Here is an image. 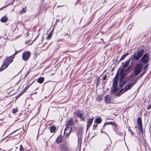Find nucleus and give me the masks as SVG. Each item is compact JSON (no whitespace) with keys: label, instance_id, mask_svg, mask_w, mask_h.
<instances>
[{"label":"nucleus","instance_id":"0eeeda50","mask_svg":"<svg viewBox=\"0 0 151 151\" xmlns=\"http://www.w3.org/2000/svg\"><path fill=\"white\" fill-rule=\"evenodd\" d=\"M74 124V122L73 118H71L66 122L65 123L66 127H72Z\"/></svg>","mask_w":151,"mask_h":151},{"label":"nucleus","instance_id":"72a5a7b5","mask_svg":"<svg viewBox=\"0 0 151 151\" xmlns=\"http://www.w3.org/2000/svg\"><path fill=\"white\" fill-rule=\"evenodd\" d=\"M150 108H151V104L148 106L147 107V109H149Z\"/></svg>","mask_w":151,"mask_h":151},{"label":"nucleus","instance_id":"412c9836","mask_svg":"<svg viewBox=\"0 0 151 151\" xmlns=\"http://www.w3.org/2000/svg\"><path fill=\"white\" fill-rule=\"evenodd\" d=\"M128 55L129 54L128 53H126L123 55L122 57H121V58H120V60H124L125 58V57Z\"/></svg>","mask_w":151,"mask_h":151},{"label":"nucleus","instance_id":"b1692460","mask_svg":"<svg viewBox=\"0 0 151 151\" xmlns=\"http://www.w3.org/2000/svg\"><path fill=\"white\" fill-rule=\"evenodd\" d=\"M50 129L51 132H55V128L54 126H51L50 127Z\"/></svg>","mask_w":151,"mask_h":151},{"label":"nucleus","instance_id":"49530a36","mask_svg":"<svg viewBox=\"0 0 151 151\" xmlns=\"http://www.w3.org/2000/svg\"><path fill=\"white\" fill-rule=\"evenodd\" d=\"M60 6H58V7H60Z\"/></svg>","mask_w":151,"mask_h":151},{"label":"nucleus","instance_id":"a211bd4d","mask_svg":"<svg viewBox=\"0 0 151 151\" xmlns=\"http://www.w3.org/2000/svg\"><path fill=\"white\" fill-rule=\"evenodd\" d=\"M102 121V119L100 118H96L95 120V122L97 124L100 123Z\"/></svg>","mask_w":151,"mask_h":151},{"label":"nucleus","instance_id":"37998d69","mask_svg":"<svg viewBox=\"0 0 151 151\" xmlns=\"http://www.w3.org/2000/svg\"><path fill=\"white\" fill-rule=\"evenodd\" d=\"M2 113V111H1V112L0 113V114H1Z\"/></svg>","mask_w":151,"mask_h":151},{"label":"nucleus","instance_id":"423d86ee","mask_svg":"<svg viewBox=\"0 0 151 151\" xmlns=\"http://www.w3.org/2000/svg\"><path fill=\"white\" fill-rule=\"evenodd\" d=\"M30 52L29 51H26L23 53L22 54V59L24 61L27 60L30 56Z\"/></svg>","mask_w":151,"mask_h":151},{"label":"nucleus","instance_id":"ea45409f","mask_svg":"<svg viewBox=\"0 0 151 151\" xmlns=\"http://www.w3.org/2000/svg\"><path fill=\"white\" fill-rule=\"evenodd\" d=\"M63 149V150H66L65 148V147Z\"/></svg>","mask_w":151,"mask_h":151},{"label":"nucleus","instance_id":"5701e85b","mask_svg":"<svg viewBox=\"0 0 151 151\" xmlns=\"http://www.w3.org/2000/svg\"><path fill=\"white\" fill-rule=\"evenodd\" d=\"M27 8L26 7L23 8L20 11V13L22 14L25 13L27 10Z\"/></svg>","mask_w":151,"mask_h":151},{"label":"nucleus","instance_id":"393cba45","mask_svg":"<svg viewBox=\"0 0 151 151\" xmlns=\"http://www.w3.org/2000/svg\"><path fill=\"white\" fill-rule=\"evenodd\" d=\"M29 86L27 87V86L25 87L24 89L23 90H22V93H24L28 89V88H29Z\"/></svg>","mask_w":151,"mask_h":151},{"label":"nucleus","instance_id":"a878e982","mask_svg":"<svg viewBox=\"0 0 151 151\" xmlns=\"http://www.w3.org/2000/svg\"><path fill=\"white\" fill-rule=\"evenodd\" d=\"M96 98L99 101H101L102 100V97L100 95L97 96Z\"/></svg>","mask_w":151,"mask_h":151},{"label":"nucleus","instance_id":"6e6552de","mask_svg":"<svg viewBox=\"0 0 151 151\" xmlns=\"http://www.w3.org/2000/svg\"><path fill=\"white\" fill-rule=\"evenodd\" d=\"M137 124H138L139 129L142 132H143L142 129V122L141 118L140 117H138L137 118Z\"/></svg>","mask_w":151,"mask_h":151},{"label":"nucleus","instance_id":"a19ab883","mask_svg":"<svg viewBox=\"0 0 151 151\" xmlns=\"http://www.w3.org/2000/svg\"><path fill=\"white\" fill-rule=\"evenodd\" d=\"M119 84H120V87H122V86L120 84V83H119Z\"/></svg>","mask_w":151,"mask_h":151},{"label":"nucleus","instance_id":"6ab92c4d","mask_svg":"<svg viewBox=\"0 0 151 151\" xmlns=\"http://www.w3.org/2000/svg\"><path fill=\"white\" fill-rule=\"evenodd\" d=\"M7 18L6 16H4L1 19V21L2 22H5L7 21Z\"/></svg>","mask_w":151,"mask_h":151},{"label":"nucleus","instance_id":"79ce46f5","mask_svg":"<svg viewBox=\"0 0 151 151\" xmlns=\"http://www.w3.org/2000/svg\"><path fill=\"white\" fill-rule=\"evenodd\" d=\"M17 53V52H15V53L14 54V55H15L16 53Z\"/></svg>","mask_w":151,"mask_h":151},{"label":"nucleus","instance_id":"ddd939ff","mask_svg":"<svg viewBox=\"0 0 151 151\" xmlns=\"http://www.w3.org/2000/svg\"><path fill=\"white\" fill-rule=\"evenodd\" d=\"M110 96L109 95H107L105 96V101L107 103H109L110 102Z\"/></svg>","mask_w":151,"mask_h":151},{"label":"nucleus","instance_id":"39448f33","mask_svg":"<svg viewBox=\"0 0 151 151\" xmlns=\"http://www.w3.org/2000/svg\"><path fill=\"white\" fill-rule=\"evenodd\" d=\"M72 128V127H66L64 130V136L68 137L71 132Z\"/></svg>","mask_w":151,"mask_h":151},{"label":"nucleus","instance_id":"c85d7f7f","mask_svg":"<svg viewBox=\"0 0 151 151\" xmlns=\"http://www.w3.org/2000/svg\"><path fill=\"white\" fill-rule=\"evenodd\" d=\"M20 151H24L22 145H21L20 146Z\"/></svg>","mask_w":151,"mask_h":151},{"label":"nucleus","instance_id":"e433bc0d","mask_svg":"<svg viewBox=\"0 0 151 151\" xmlns=\"http://www.w3.org/2000/svg\"><path fill=\"white\" fill-rule=\"evenodd\" d=\"M93 126L94 127H97V124H96V125L94 124L93 125Z\"/></svg>","mask_w":151,"mask_h":151},{"label":"nucleus","instance_id":"c03bdc74","mask_svg":"<svg viewBox=\"0 0 151 151\" xmlns=\"http://www.w3.org/2000/svg\"><path fill=\"white\" fill-rule=\"evenodd\" d=\"M58 20L56 21L58 22Z\"/></svg>","mask_w":151,"mask_h":151},{"label":"nucleus","instance_id":"c9c22d12","mask_svg":"<svg viewBox=\"0 0 151 151\" xmlns=\"http://www.w3.org/2000/svg\"><path fill=\"white\" fill-rule=\"evenodd\" d=\"M145 71H144V72H143L142 74H140V76H142V75H143V74H144L145 73Z\"/></svg>","mask_w":151,"mask_h":151},{"label":"nucleus","instance_id":"a18cd8bd","mask_svg":"<svg viewBox=\"0 0 151 151\" xmlns=\"http://www.w3.org/2000/svg\"><path fill=\"white\" fill-rule=\"evenodd\" d=\"M32 42H32V43H31V44H30V45H31V44H32Z\"/></svg>","mask_w":151,"mask_h":151},{"label":"nucleus","instance_id":"1a4fd4ad","mask_svg":"<svg viewBox=\"0 0 151 151\" xmlns=\"http://www.w3.org/2000/svg\"><path fill=\"white\" fill-rule=\"evenodd\" d=\"M118 73L116 75L114 78V81L113 83L112 86H117L118 81L119 75H118Z\"/></svg>","mask_w":151,"mask_h":151},{"label":"nucleus","instance_id":"f8f14e48","mask_svg":"<svg viewBox=\"0 0 151 151\" xmlns=\"http://www.w3.org/2000/svg\"><path fill=\"white\" fill-rule=\"evenodd\" d=\"M93 120V119L91 118L88 119L87 121V128L88 129L91 125Z\"/></svg>","mask_w":151,"mask_h":151},{"label":"nucleus","instance_id":"f3484780","mask_svg":"<svg viewBox=\"0 0 151 151\" xmlns=\"http://www.w3.org/2000/svg\"><path fill=\"white\" fill-rule=\"evenodd\" d=\"M44 78L42 77H40L37 80V82L38 83L41 84L43 83L44 81Z\"/></svg>","mask_w":151,"mask_h":151},{"label":"nucleus","instance_id":"aec40b11","mask_svg":"<svg viewBox=\"0 0 151 151\" xmlns=\"http://www.w3.org/2000/svg\"><path fill=\"white\" fill-rule=\"evenodd\" d=\"M113 89H112V92L114 93H115L117 90L118 87L117 86H113Z\"/></svg>","mask_w":151,"mask_h":151},{"label":"nucleus","instance_id":"4c0bfd02","mask_svg":"<svg viewBox=\"0 0 151 151\" xmlns=\"http://www.w3.org/2000/svg\"><path fill=\"white\" fill-rule=\"evenodd\" d=\"M114 128H115V129L116 130V128L117 127H118V126H117V127H116V125H114Z\"/></svg>","mask_w":151,"mask_h":151},{"label":"nucleus","instance_id":"58836bf2","mask_svg":"<svg viewBox=\"0 0 151 151\" xmlns=\"http://www.w3.org/2000/svg\"><path fill=\"white\" fill-rule=\"evenodd\" d=\"M99 80L98 79L96 83H98Z\"/></svg>","mask_w":151,"mask_h":151},{"label":"nucleus","instance_id":"f257e3e1","mask_svg":"<svg viewBox=\"0 0 151 151\" xmlns=\"http://www.w3.org/2000/svg\"><path fill=\"white\" fill-rule=\"evenodd\" d=\"M14 57L12 56L9 57H7L6 59L4 61L3 64L1 67V70H3L6 68L11 62L13 61Z\"/></svg>","mask_w":151,"mask_h":151},{"label":"nucleus","instance_id":"2eb2a0df","mask_svg":"<svg viewBox=\"0 0 151 151\" xmlns=\"http://www.w3.org/2000/svg\"><path fill=\"white\" fill-rule=\"evenodd\" d=\"M129 60H127L124 63L123 65V68H126L129 65Z\"/></svg>","mask_w":151,"mask_h":151},{"label":"nucleus","instance_id":"4be33fe9","mask_svg":"<svg viewBox=\"0 0 151 151\" xmlns=\"http://www.w3.org/2000/svg\"><path fill=\"white\" fill-rule=\"evenodd\" d=\"M52 33L51 32H50L49 34L47 35L46 37V39L47 40L50 39L52 37Z\"/></svg>","mask_w":151,"mask_h":151},{"label":"nucleus","instance_id":"c756f323","mask_svg":"<svg viewBox=\"0 0 151 151\" xmlns=\"http://www.w3.org/2000/svg\"><path fill=\"white\" fill-rule=\"evenodd\" d=\"M107 77V76L105 75L103 76L102 77V80H105L106 79V78Z\"/></svg>","mask_w":151,"mask_h":151},{"label":"nucleus","instance_id":"dca6fc26","mask_svg":"<svg viewBox=\"0 0 151 151\" xmlns=\"http://www.w3.org/2000/svg\"><path fill=\"white\" fill-rule=\"evenodd\" d=\"M62 137L61 135H59L56 141L58 143H59L62 142Z\"/></svg>","mask_w":151,"mask_h":151},{"label":"nucleus","instance_id":"20e7f679","mask_svg":"<svg viewBox=\"0 0 151 151\" xmlns=\"http://www.w3.org/2000/svg\"><path fill=\"white\" fill-rule=\"evenodd\" d=\"M149 55L147 53L144 54L141 58L140 61L144 64L147 63L149 59Z\"/></svg>","mask_w":151,"mask_h":151},{"label":"nucleus","instance_id":"7ed1b4c3","mask_svg":"<svg viewBox=\"0 0 151 151\" xmlns=\"http://www.w3.org/2000/svg\"><path fill=\"white\" fill-rule=\"evenodd\" d=\"M142 65L141 63L136 64L134 68V73L135 76L137 75L142 69Z\"/></svg>","mask_w":151,"mask_h":151},{"label":"nucleus","instance_id":"f704fd0d","mask_svg":"<svg viewBox=\"0 0 151 151\" xmlns=\"http://www.w3.org/2000/svg\"><path fill=\"white\" fill-rule=\"evenodd\" d=\"M108 124H110V123H109V122H106L104 125V126H105V125H108Z\"/></svg>","mask_w":151,"mask_h":151},{"label":"nucleus","instance_id":"9b49d317","mask_svg":"<svg viewBox=\"0 0 151 151\" xmlns=\"http://www.w3.org/2000/svg\"><path fill=\"white\" fill-rule=\"evenodd\" d=\"M75 113L78 117L82 119V120H84V119H85V117L80 112L79 110H77L76 111Z\"/></svg>","mask_w":151,"mask_h":151},{"label":"nucleus","instance_id":"cd10ccee","mask_svg":"<svg viewBox=\"0 0 151 151\" xmlns=\"http://www.w3.org/2000/svg\"><path fill=\"white\" fill-rule=\"evenodd\" d=\"M124 71V70L123 68H122L120 71V75L121 77L123 76V73Z\"/></svg>","mask_w":151,"mask_h":151},{"label":"nucleus","instance_id":"4468645a","mask_svg":"<svg viewBox=\"0 0 151 151\" xmlns=\"http://www.w3.org/2000/svg\"><path fill=\"white\" fill-rule=\"evenodd\" d=\"M127 91V90L125 88H122L120 91L118 93L117 95L118 96H119L123 93L126 92Z\"/></svg>","mask_w":151,"mask_h":151},{"label":"nucleus","instance_id":"9d476101","mask_svg":"<svg viewBox=\"0 0 151 151\" xmlns=\"http://www.w3.org/2000/svg\"><path fill=\"white\" fill-rule=\"evenodd\" d=\"M135 83H133L132 82H130L125 87V88L127 91L130 89L132 86Z\"/></svg>","mask_w":151,"mask_h":151},{"label":"nucleus","instance_id":"473e14b6","mask_svg":"<svg viewBox=\"0 0 151 151\" xmlns=\"http://www.w3.org/2000/svg\"><path fill=\"white\" fill-rule=\"evenodd\" d=\"M23 93H22V92L20 93H19L18 95H17V96L18 97H19V96H20L22 94H23Z\"/></svg>","mask_w":151,"mask_h":151},{"label":"nucleus","instance_id":"2f4dec72","mask_svg":"<svg viewBox=\"0 0 151 151\" xmlns=\"http://www.w3.org/2000/svg\"><path fill=\"white\" fill-rule=\"evenodd\" d=\"M17 111V110L16 109H13L12 110V112L13 113H15Z\"/></svg>","mask_w":151,"mask_h":151},{"label":"nucleus","instance_id":"bb28decb","mask_svg":"<svg viewBox=\"0 0 151 151\" xmlns=\"http://www.w3.org/2000/svg\"><path fill=\"white\" fill-rule=\"evenodd\" d=\"M110 124H111L113 125H116V127H117L118 126V125L116 124L115 122H109Z\"/></svg>","mask_w":151,"mask_h":151},{"label":"nucleus","instance_id":"de8ad7c7","mask_svg":"<svg viewBox=\"0 0 151 151\" xmlns=\"http://www.w3.org/2000/svg\"><path fill=\"white\" fill-rule=\"evenodd\" d=\"M1 9H0V10H1Z\"/></svg>","mask_w":151,"mask_h":151},{"label":"nucleus","instance_id":"f03ea898","mask_svg":"<svg viewBox=\"0 0 151 151\" xmlns=\"http://www.w3.org/2000/svg\"><path fill=\"white\" fill-rule=\"evenodd\" d=\"M144 53V50L141 49L138 50L137 52H136L133 55V58L135 60H139L142 56Z\"/></svg>","mask_w":151,"mask_h":151},{"label":"nucleus","instance_id":"7c9ffc66","mask_svg":"<svg viewBox=\"0 0 151 151\" xmlns=\"http://www.w3.org/2000/svg\"><path fill=\"white\" fill-rule=\"evenodd\" d=\"M148 65H149V64H147L146 65L144 66V68H143V70H145L147 68V67H148Z\"/></svg>","mask_w":151,"mask_h":151}]
</instances>
